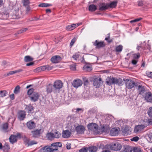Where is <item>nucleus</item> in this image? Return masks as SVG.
Wrapping results in <instances>:
<instances>
[{
	"mask_svg": "<svg viewBox=\"0 0 152 152\" xmlns=\"http://www.w3.org/2000/svg\"><path fill=\"white\" fill-rule=\"evenodd\" d=\"M80 55L78 53H76L73 55L72 57L75 60H77L79 57Z\"/></svg>",
	"mask_w": 152,
	"mask_h": 152,
	"instance_id": "nucleus-52",
	"label": "nucleus"
},
{
	"mask_svg": "<svg viewBox=\"0 0 152 152\" xmlns=\"http://www.w3.org/2000/svg\"><path fill=\"white\" fill-rule=\"evenodd\" d=\"M102 83L101 78H96L94 80L93 85L96 88H99Z\"/></svg>",
	"mask_w": 152,
	"mask_h": 152,
	"instance_id": "nucleus-11",
	"label": "nucleus"
},
{
	"mask_svg": "<svg viewBox=\"0 0 152 152\" xmlns=\"http://www.w3.org/2000/svg\"><path fill=\"white\" fill-rule=\"evenodd\" d=\"M124 84V82L122 79L121 78H117L114 77V84H116L118 86H122Z\"/></svg>",
	"mask_w": 152,
	"mask_h": 152,
	"instance_id": "nucleus-17",
	"label": "nucleus"
},
{
	"mask_svg": "<svg viewBox=\"0 0 152 152\" xmlns=\"http://www.w3.org/2000/svg\"><path fill=\"white\" fill-rule=\"evenodd\" d=\"M47 136L49 139L51 140L54 138V134L53 133H50L47 134Z\"/></svg>",
	"mask_w": 152,
	"mask_h": 152,
	"instance_id": "nucleus-39",
	"label": "nucleus"
},
{
	"mask_svg": "<svg viewBox=\"0 0 152 152\" xmlns=\"http://www.w3.org/2000/svg\"><path fill=\"white\" fill-rule=\"evenodd\" d=\"M125 85L126 87L129 89H132L134 86L137 87V83L134 81L127 79L125 80Z\"/></svg>",
	"mask_w": 152,
	"mask_h": 152,
	"instance_id": "nucleus-2",
	"label": "nucleus"
},
{
	"mask_svg": "<svg viewBox=\"0 0 152 152\" xmlns=\"http://www.w3.org/2000/svg\"><path fill=\"white\" fill-rule=\"evenodd\" d=\"M88 148H83L79 151V152H87Z\"/></svg>",
	"mask_w": 152,
	"mask_h": 152,
	"instance_id": "nucleus-58",
	"label": "nucleus"
},
{
	"mask_svg": "<svg viewBox=\"0 0 152 152\" xmlns=\"http://www.w3.org/2000/svg\"><path fill=\"white\" fill-rule=\"evenodd\" d=\"M99 10L101 11H104L108 9V6L107 3H100L99 4Z\"/></svg>",
	"mask_w": 152,
	"mask_h": 152,
	"instance_id": "nucleus-13",
	"label": "nucleus"
},
{
	"mask_svg": "<svg viewBox=\"0 0 152 152\" xmlns=\"http://www.w3.org/2000/svg\"><path fill=\"white\" fill-rule=\"evenodd\" d=\"M33 58L29 56H26L24 58V61L26 62L31 61L33 60Z\"/></svg>",
	"mask_w": 152,
	"mask_h": 152,
	"instance_id": "nucleus-30",
	"label": "nucleus"
},
{
	"mask_svg": "<svg viewBox=\"0 0 152 152\" xmlns=\"http://www.w3.org/2000/svg\"><path fill=\"white\" fill-rule=\"evenodd\" d=\"M114 77L110 76L108 77L106 79V83L107 85L110 86L114 84Z\"/></svg>",
	"mask_w": 152,
	"mask_h": 152,
	"instance_id": "nucleus-15",
	"label": "nucleus"
},
{
	"mask_svg": "<svg viewBox=\"0 0 152 152\" xmlns=\"http://www.w3.org/2000/svg\"><path fill=\"white\" fill-rule=\"evenodd\" d=\"M52 6V4L48 3H42L38 5L39 7H48Z\"/></svg>",
	"mask_w": 152,
	"mask_h": 152,
	"instance_id": "nucleus-33",
	"label": "nucleus"
},
{
	"mask_svg": "<svg viewBox=\"0 0 152 152\" xmlns=\"http://www.w3.org/2000/svg\"><path fill=\"white\" fill-rule=\"evenodd\" d=\"M110 147L112 150L117 151L121 149L122 146L121 144L118 142H113L110 144Z\"/></svg>",
	"mask_w": 152,
	"mask_h": 152,
	"instance_id": "nucleus-3",
	"label": "nucleus"
},
{
	"mask_svg": "<svg viewBox=\"0 0 152 152\" xmlns=\"http://www.w3.org/2000/svg\"><path fill=\"white\" fill-rule=\"evenodd\" d=\"M117 1H112L110 3L108 4V7L115 8L117 5Z\"/></svg>",
	"mask_w": 152,
	"mask_h": 152,
	"instance_id": "nucleus-32",
	"label": "nucleus"
},
{
	"mask_svg": "<svg viewBox=\"0 0 152 152\" xmlns=\"http://www.w3.org/2000/svg\"><path fill=\"white\" fill-rule=\"evenodd\" d=\"M108 36L107 37H106L105 38V40H106L107 41L108 43H110L112 42V39H110V34H108Z\"/></svg>",
	"mask_w": 152,
	"mask_h": 152,
	"instance_id": "nucleus-55",
	"label": "nucleus"
},
{
	"mask_svg": "<svg viewBox=\"0 0 152 152\" xmlns=\"http://www.w3.org/2000/svg\"><path fill=\"white\" fill-rule=\"evenodd\" d=\"M98 125L94 123H89L87 125V127L89 131H95L98 129Z\"/></svg>",
	"mask_w": 152,
	"mask_h": 152,
	"instance_id": "nucleus-6",
	"label": "nucleus"
},
{
	"mask_svg": "<svg viewBox=\"0 0 152 152\" xmlns=\"http://www.w3.org/2000/svg\"><path fill=\"white\" fill-rule=\"evenodd\" d=\"M139 140V138L137 136L134 137L131 139L132 141L135 142Z\"/></svg>",
	"mask_w": 152,
	"mask_h": 152,
	"instance_id": "nucleus-56",
	"label": "nucleus"
},
{
	"mask_svg": "<svg viewBox=\"0 0 152 152\" xmlns=\"http://www.w3.org/2000/svg\"><path fill=\"white\" fill-rule=\"evenodd\" d=\"M54 134V138H58L61 136V134L58 131L56 132Z\"/></svg>",
	"mask_w": 152,
	"mask_h": 152,
	"instance_id": "nucleus-45",
	"label": "nucleus"
},
{
	"mask_svg": "<svg viewBox=\"0 0 152 152\" xmlns=\"http://www.w3.org/2000/svg\"><path fill=\"white\" fill-rule=\"evenodd\" d=\"M98 149V148L96 146H92L89 147L88 148V150L90 152H95Z\"/></svg>",
	"mask_w": 152,
	"mask_h": 152,
	"instance_id": "nucleus-31",
	"label": "nucleus"
},
{
	"mask_svg": "<svg viewBox=\"0 0 152 152\" xmlns=\"http://www.w3.org/2000/svg\"><path fill=\"white\" fill-rule=\"evenodd\" d=\"M53 86L52 85L49 84L47 85L46 88V91L47 93H51L53 91L54 92L55 91L54 89H53Z\"/></svg>",
	"mask_w": 152,
	"mask_h": 152,
	"instance_id": "nucleus-21",
	"label": "nucleus"
},
{
	"mask_svg": "<svg viewBox=\"0 0 152 152\" xmlns=\"http://www.w3.org/2000/svg\"><path fill=\"white\" fill-rule=\"evenodd\" d=\"M3 16L4 19H7L9 16V13L8 11L5 10L3 12Z\"/></svg>",
	"mask_w": 152,
	"mask_h": 152,
	"instance_id": "nucleus-37",
	"label": "nucleus"
},
{
	"mask_svg": "<svg viewBox=\"0 0 152 152\" xmlns=\"http://www.w3.org/2000/svg\"><path fill=\"white\" fill-rule=\"evenodd\" d=\"M137 87L138 92L139 94L142 95L145 93V90L144 86L139 85L137 86Z\"/></svg>",
	"mask_w": 152,
	"mask_h": 152,
	"instance_id": "nucleus-18",
	"label": "nucleus"
},
{
	"mask_svg": "<svg viewBox=\"0 0 152 152\" xmlns=\"http://www.w3.org/2000/svg\"><path fill=\"white\" fill-rule=\"evenodd\" d=\"M20 87L19 86H17L15 88L14 93L15 94H17L20 91Z\"/></svg>",
	"mask_w": 152,
	"mask_h": 152,
	"instance_id": "nucleus-40",
	"label": "nucleus"
},
{
	"mask_svg": "<svg viewBox=\"0 0 152 152\" xmlns=\"http://www.w3.org/2000/svg\"><path fill=\"white\" fill-rule=\"evenodd\" d=\"M84 85V86H87L89 83V82L87 78H84L83 79Z\"/></svg>",
	"mask_w": 152,
	"mask_h": 152,
	"instance_id": "nucleus-51",
	"label": "nucleus"
},
{
	"mask_svg": "<svg viewBox=\"0 0 152 152\" xmlns=\"http://www.w3.org/2000/svg\"><path fill=\"white\" fill-rule=\"evenodd\" d=\"M26 126L28 129L30 130L32 129L35 127L36 124L34 121L31 120L27 122Z\"/></svg>",
	"mask_w": 152,
	"mask_h": 152,
	"instance_id": "nucleus-16",
	"label": "nucleus"
},
{
	"mask_svg": "<svg viewBox=\"0 0 152 152\" xmlns=\"http://www.w3.org/2000/svg\"><path fill=\"white\" fill-rule=\"evenodd\" d=\"M60 142H54L50 145H47L40 150V152H60L58 148L62 146Z\"/></svg>",
	"mask_w": 152,
	"mask_h": 152,
	"instance_id": "nucleus-1",
	"label": "nucleus"
},
{
	"mask_svg": "<svg viewBox=\"0 0 152 152\" xmlns=\"http://www.w3.org/2000/svg\"><path fill=\"white\" fill-rule=\"evenodd\" d=\"M83 82L80 79H77L74 80L72 82L73 86L75 88H77L81 86L83 84Z\"/></svg>",
	"mask_w": 152,
	"mask_h": 152,
	"instance_id": "nucleus-12",
	"label": "nucleus"
},
{
	"mask_svg": "<svg viewBox=\"0 0 152 152\" xmlns=\"http://www.w3.org/2000/svg\"><path fill=\"white\" fill-rule=\"evenodd\" d=\"M70 69L72 70L75 71L76 70V66L75 64H72L70 66Z\"/></svg>",
	"mask_w": 152,
	"mask_h": 152,
	"instance_id": "nucleus-49",
	"label": "nucleus"
},
{
	"mask_svg": "<svg viewBox=\"0 0 152 152\" xmlns=\"http://www.w3.org/2000/svg\"><path fill=\"white\" fill-rule=\"evenodd\" d=\"M134 152H142L141 149L137 147H134L133 149Z\"/></svg>",
	"mask_w": 152,
	"mask_h": 152,
	"instance_id": "nucleus-48",
	"label": "nucleus"
},
{
	"mask_svg": "<svg viewBox=\"0 0 152 152\" xmlns=\"http://www.w3.org/2000/svg\"><path fill=\"white\" fill-rule=\"evenodd\" d=\"M41 129H37L34 131H32L31 133L32 134L33 137L36 138L39 136L41 134Z\"/></svg>",
	"mask_w": 152,
	"mask_h": 152,
	"instance_id": "nucleus-19",
	"label": "nucleus"
},
{
	"mask_svg": "<svg viewBox=\"0 0 152 152\" xmlns=\"http://www.w3.org/2000/svg\"><path fill=\"white\" fill-rule=\"evenodd\" d=\"M26 113L23 110L19 111L18 113V118L20 121L23 120L26 118Z\"/></svg>",
	"mask_w": 152,
	"mask_h": 152,
	"instance_id": "nucleus-9",
	"label": "nucleus"
},
{
	"mask_svg": "<svg viewBox=\"0 0 152 152\" xmlns=\"http://www.w3.org/2000/svg\"><path fill=\"white\" fill-rule=\"evenodd\" d=\"M144 98L147 102H152V94L151 92H147L145 93Z\"/></svg>",
	"mask_w": 152,
	"mask_h": 152,
	"instance_id": "nucleus-10",
	"label": "nucleus"
},
{
	"mask_svg": "<svg viewBox=\"0 0 152 152\" xmlns=\"http://www.w3.org/2000/svg\"><path fill=\"white\" fill-rule=\"evenodd\" d=\"M22 2L23 4V6L25 7L29 6L30 4V2L29 0H23Z\"/></svg>",
	"mask_w": 152,
	"mask_h": 152,
	"instance_id": "nucleus-41",
	"label": "nucleus"
},
{
	"mask_svg": "<svg viewBox=\"0 0 152 152\" xmlns=\"http://www.w3.org/2000/svg\"><path fill=\"white\" fill-rule=\"evenodd\" d=\"M7 94V92L6 90L1 91H0V96L4 97L6 96Z\"/></svg>",
	"mask_w": 152,
	"mask_h": 152,
	"instance_id": "nucleus-38",
	"label": "nucleus"
},
{
	"mask_svg": "<svg viewBox=\"0 0 152 152\" xmlns=\"http://www.w3.org/2000/svg\"><path fill=\"white\" fill-rule=\"evenodd\" d=\"M25 109L27 111L28 113H32L33 112L34 110V107L31 104H29L28 106L27 105Z\"/></svg>",
	"mask_w": 152,
	"mask_h": 152,
	"instance_id": "nucleus-23",
	"label": "nucleus"
},
{
	"mask_svg": "<svg viewBox=\"0 0 152 152\" xmlns=\"http://www.w3.org/2000/svg\"><path fill=\"white\" fill-rule=\"evenodd\" d=\"M75 130L78 134H82L84 133L86 130L85 126L82 125H78L75 128Z\"/></svg>",
	"mask_w": 152,
	"mask_h": 152,
	"instance_id": "nucleus-5",
	"label": "nucleus"
},
{
	"mask_svg": "<svg viewBox=\"0 0 152 152\" xmlns=\"http://www.w3.org/2000/svg\"><path fill=\"white\" fill-rule=\"evenodd\" d=\"M76 27V24H73L71 25L67 26L66 27V29L67 31H70L74 29Z\"/></svg>",
	"mask_w": 152,
	"mask_h": 152,
	"instance_id": "nucleus-26",
	"label": "nucleus"
},
{
	"mask_svg": "<svg viewBox=\"0 0 152 152\" xmlns=\"http://www.w3.org/2000/svg\"><path fill=\"white\" fill-rule=\"evenodd\" d=\"M62 60V58L58 55L53 56L51 58L50 61L52 63L56 64L60 62Z\"/></svg>",
	"mask_w": 152,
	"mask_h": 152,
	"instance_id": "nucleus-8",
	"label": "nucleus"
},
{
	"mask_svg": "<svg viewBox=\"0 0 152 152\" xmlns=\"http://www.w3.org/2000/svg\"><path fill=\"white\" fill-rule=\"evenodd\" d=\"M123 46L121 45H119L117 46L115 48V51L117 52H121L123 49Z\"/></svg>",
	"mask_w": 152,
	"mask_h": 152,
	"instance_id": "nucleus-35",
	"label": "nucleus"
},
{
	"mask_svg": "<svg viewBox=\"0 0 152 152\" xmlns=\"http://www.w3.org/2000/svg\"><path fill=\"white\" fill-rule=\"evenodd\" d=\"M140 56V55L139 53H138L137 54H134L133 58L135 59H138V58Z\"/></svg>",
	"mask_w": 152,
	"mask_h": 152,
	"instance_id": "nucleus-60",
	"label": "nucleus"
},
{
	"mask_svg": "<svg viewBox=\"0 0 152 152\" xmlns=\"http://www.w3.org/2000/svg\"><path fill=\"white\" fill-rule=\"evenodd\" d=\"M8 124L7 123H5L2 125L1 128V131L4 133L8 132Z\"/></svg>",
	"mask_w": 152,
	"mask_h": 152,
	"instance_id": "nucleus-24",
	"label": "nucleus"
},
{
	"mask_svg": "<svg viewBox=\"0 0 152 152\" xmlns=\"http://www.w3.org/2000/svg\"><path fill=\"white\" fill-rule=\"evenodd\" d=\"M70 132L69 130H66L64 132L62 136L63 137L67 138L69 137L70 136Z\"/></svg>",
	"mask_w": 152,
	"mask_h": 152,
	"instance_id": "nucleus-28",
	"label": "nucleus"
},
{
	"mask_svg": "<svg viewBox=\"0 0 152 152\" xmlns=\"http://www.w3.org/2000/svg\"><path fill=\"white\" fill-rule=\"evenodd\" d=\"M144 4V1H138V5L139 6H142Z\"/></svg>",
	"mask_w": 152,
	"mask_h": 152,
	"instance_id": "nucleus-59",
	"label": "nucleus"
},
{
	"mask_svg": "<svg viewBox=\"0 0 152 152\" xmlns=\"http://www.w3.org/2000/svg\"><path fill=\"white\" fill-rule=\"evenodd\" d=\"M124 151L125 152H132V149L131 147L128 145H126L124 146Z\"/></svg>",
	"mask_w": 152,
	"mask_h": 152,
	"instance_id": "nucleus-27",
	"label": "nucleus"
},
{
	"mask_svg": "<svg viewBox=\"0 0 152 152\" xmlns=\"http://www.w3.org/2000/svg\"><path fill=\"white\" fill-rule=\"evenodd\" d=\"M139 126L140 128V129H141V130L142 129L144 128L145 127H146L147 126L146 124H145L144 125L142 124L141 125H139Z\"/></svg>",
	"mask_w": 152,
	"mask_h": 152,
	"instance_id": "nucleus-62",
	"label": "nucleus"
},
{
	"mask_svg": "<svg viewBox=\"0 0 152 152\" xmlns=\"http://www.w3.org/2000/svg\"><path fill=\"white\" fill-rule=\"evenodd\" d=\"M23 71V70L22 69H19L14 71H11L7 73L6 75H5L4 76H9L15 73H18Z\"/></svg>",
	"mask_w": 152,
	"mask_h": 152,
	"instance_id": "nucleus-25",
	"label": "nucleus"
},
{
	"mask_svg": "<svg viewBox=\"0 0 152 152\" xmlns=\"http://www.w3.org/2000/svg\"><path fill=\"white\" fill-rule=\"evenodd\" d=\"M84 70L88 71H90L92 70V68L91 66H85L83 67Z\"/></svg>",
	"mask_w": 152,
	"mask_h": 152,
	"instance_id": "nucleus-44",
	"label": "nucleus"
},
{
	"mask_svg": "<svg viewBox=\"0 0 152 152\" xmlns=\"http://www.w3.org/2000/svg\"><path fill=\"white\" fill-rule=\"evenodd\" d=\"M28 30V28H23L21 30L19 31L18 32V34H20L26 32Z\"/></svg>",
	"mask_w": 152,
	"mask_h": 152,
	"instance_id": "nucleus-57",
	"label": "nucleus"
},
{
	"mask_svg": "<svg viewBox=\"0 0 152 152\" xmlns=\"http://www.w3.org/2000/svg\"><path fill=\"white\" fill-rule=\"evenodd\" d=\"M118 129L116 128L112 129L110 131V134L112 136H115L118 135L119 133Z\"/></svg>",
	"mask_w": 152,
	"mask_h": 152,
	"instance_id": "nucleus-20",
	"label": "nucleus"
},
{
	"mask_svg": "<svg viewBox=\"0 0 152 152\" xmlns=\"http://www.w3.org/2000/svg\"><path fill=\"white\" fill-rule=\"evenodd\" d=\"M7 64V62L5 61H3L2 62L1 65L5 67V66Z\"/></svg>",
	"mask_w": 152,
	"mask_h": 152,
	"instance_id": "nucleus-64",
	"label": "nucleus"
},
{
	"mask_svg": "<svg viewBox=\"0 0 152 152\" xmlns=\"http://www.w3.org/2000/svg\"><path fill=\"white\" fill-rule=\"evenodd\" d=\"M39 96L38 93L36 92H34L31 95L29 96V97L32 101L35 102L38 100Z\"/></svg>",
	"mask_w": 152,
	"mask_h": 152,
	"instance_id": "nucleus-14",
	"label": "nucleus"
},
{
	"mask_svg": "<svg viewBox=\"0 0 152 152\" xmlns=\"http://www.w3.org/2000/svg\"><path fill=\"white\" fill-rule=\"evenodd\" d=\"M39 18H38L37 17H34V18H32L30 20L31 21H35L37 20H39Z\"/></svg>",
	"mask_w": 152,
	"mask_h": 152,
	"instance_id": "nucleus-63",
	"label": "nucleus"
},
{
	"mask_svg": "<svg viewBox=\"0 0 152 152\" xmlns=\"http://www.w3.org/2000/svg\"><path fill=\"white\" fill-rule=\"evenodd\" d=\"M142 18H137L136 19L132 20L130 21V23H133L135 22H136L139 21L140 20H142Z\"/></svg>",
	"mask_w": 152,
	"mask_h": 152,
	"instance_id": "nucleus-54",
	"label": "nucleus"
},
{
	"mask_svg": "<svg viewBox=\"0 0 152 152\" xmlns=\"http://www.w3.org/2000/svg\"><path fill=\"white\" fill-rule=\"evenodd\" d=\"M123 132L124 135H127L129 134L131 132L128 128L126 127L123 130Z\"/></svg>",
	"mask_w": 152,
	"mask_h": 152,
	"instance_id": "nucleus-36",
	"label": "nucleus"
},
{
	"mask_svg": "<svg viewBox=\"0 0 152 152\" xmlns=\"http://www.w3.org/2000/svg\"><path fill=\"white\" fill-rule=\"evenodd\" d=\"M37 143V142L35 141L32 140L28 144V145H31L34 144H36Z\"/></svg>",
	"mask_w": 152,
	"mask_h": 152,
	"instance_id": "nucleus-61",
	"label": "nucleus"
},
{
	"mask_svg": "<svg viewBox=\"0 0 152 152\" xmlns=\"http://www.w3.org/2000/svg\"><path fill=\"white\" fill-rule=\"evenodd\" d=\"M17 136L14 135H11L9 138V140L10 142L13 144L17 141Z\"/></svg>",
	"mask_w": 152,
	"mask_h": 152,
	"instance_id": "nucleus-22",
	"label": "nucleus"
},
{
	"mask_svg": "<svg viewBox=\"0 0 152 152\" xmlns=\"http://www.w3.org/2000/svg\"><path fill=\"white\" fill-rule=\"evenodd\" d=\"M141 131V130L140 129V128L139 125L136 126L135 127V128L134 129V131L136 133L137 132L139 131Z\"/></svg>",
	"mask_w": 152,
	"mask_h": 152,
	"instance_id": "nucleus-47",
	"label": "nucleus"
},
{
	"mask_svg": "<svg viewBox=\"0 0 152 152\" xmlns=\"http://www.w3.org/2000/svg\"><path fill=\"white\" fill-rule=\"evenodd\" d=\"M77 39V37H75L71 40V41L70 44V46L71 47H72L73 45L74 44L76 41Z\"/></svg>",
	"mask_w": 152,
	"mask_h": 152,
	"instance_id": "nucleus-43",
	"label": "nucleus"
},
{
	"mask_svg": "<svg viewBox=\"0 0 152 152\" xmlns=\"http://www.w3.org/2000/svg\"><path fill=\"white\" fill-rule=\"evenodd\" d=\"M34 89L33 88H31L29 89L27 92V94L30 96L34 92Z\"/></svg>",
	"mask_w": 152,
	"mask_h": 152,
	"instance_id": "nucleus-50",
	"label": "nucleus"
},
{
	"mask_svg": "<svg viewBox=\"0 0 152 152\" xmlns=\"http://www.w3.org/2000/svg\"><path fill=\"white\" fill-rule=\"evenodd\" d=\"M97 9L96 6L94 4H91L89 6V10L90 12H94Z\"/></svg>",
	"mask_w": 152,
	"mask_h": 152,
	"instance_id": "nucleus-29",
	"label": "nucleus"
},
{
	"mask_svg": "<svg viewBox=\"0 0 152 152\" xmlns=\"http://www.w3.org/2000/svg\"><path fill=\"white\" fill-rule=\"evenodd\" d=\"M93 45L96 46V48H100L104 47L105 46V44L104 41H99L96 40L95 42H93Z\"/></svg>",
	"mask_w": 152,
	"mask_h": 152,
	"instance_id": "nucleus-7",
	"label": "nucleus"
},
{
	"mask_svg": "<svg viewBox=\"0 0 152 152\" xmlns=\"http://www.w3.org/2000/svg\"><path fill=\"white\" fill-rule=\"evenodd\" d=\"M145 124L147 126L152 124V118L151 119H146L145 122Z\"/></svg>",
	"mask_w": 152,
	"mask_h": 152,
	"instance_id": "nucleus-46",
	"label": "nucleus"
},
{
	"mask_svg": "<svg viewBox=\"0 0 152 152\" xmlns=\"http://www.w3.org/2000/svg\"><path fill=\"white\" fill-rule=\"evenodd\" d=\"M63 86V83L60 80H57L54 82L53 85L55 91L56 90H59Z\"/></svg>",
	"mask_w": 152,
	"mask_h": 152,
	"instance_id": "nucleus-4",
	"label": "nucleus"
},
{
	"mask_svg": "<svg viewBox=\"0 0 152 152\" xmlns=\"http://www.w3.org/2000/svg\"><path fill=\"white\" fill-rule=\"evenodd\" d=\"M147 76L149 78H152V72L150 71H147L146 73Z\"/></svg>",
	"mask_w": 152,
	"mask_h": 152,
	"instance_id": "nucleus-53",
	"label": "nucleus"
},
{
	"mask_svg": "<svg viewBox=\"0 0 152 152\" xmlns=\"http://www.w3.org/2000/svg\"><path fill=\"white\" fill-rule=\"evenodd\" d=\"M10 149V146L8 144H5V145L2 148V150L4 152H8V151Z\"/></svg>",
	"mask_w": 152,
	"mask_h": 152,
	"instance_id": "nucleus-34",
	"label": "nucleus"
},
{
	"mask_svg": "<svg viewBox=\"0 0 152 152\" xmlns=\"http://www.w3.org/2000/svg\"><path fill=\"white\" fill-rule=\"evenodd\" d=\"M147 113L149 116L151 118H152V107L149 108Z\"/></svg>",
	"mask_w": 152,
	"mask_h": 152,
	"instance_id": "nucleus-42",
	"label": "nucleus"
}]
</instances>
